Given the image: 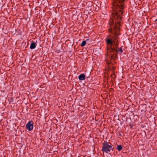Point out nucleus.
<instances>
[{
  "instance_id": "obj_1",
  "label": "nucleus",
  "mask_w": 157,
  "mask_h": 157,
  "mask_svg": "<svg viewBox=\"0 0 157 157\" xmlns=\"http://www.w3.org/2000/svg\"><path fill=\"white\" fill-rule=\"evenodd\" d=\"M124 0H113L112 9V17L109 21L110 28L109 32L112 35L107 36L105 42L109 47L107 48L108 55L110 56L111 59H114V55H117L118 53L117 48L119 45L118 35L120 26V21L124 13L123 10Z\"/></svg>"
},
{
  "instance_id": "obj_8",
  "label": "nucleus",
  "mask_w": 157,
  "mask_h": 157,
  "mask_svg": "<svg viewBox=\"0 0 157 157\" xmlns=\"http://www.w3.org/2000/svg\"><path fill=\"white\" fill-rule=\"evenodd\" d=\"M86 44V41H83L81 44V46L83 47Z\"/></svg>"
},
{
  "instance_id": "obj_6",
  "label": "nucleus",
  "mask_w": 157,
  "mask_h": 157,
  "mask_svg": "<svg viewBox=\"0 0 157 157\" xmlns=\"http://www.w3.org/2000/svg\"><path fill=\"white\" fill-rule=\"evenodd\" d=\"M122 149V147L121 145H117V149L118 151H121Z\"/></svg>"
},
{
  "instance_id": "obj_4",
  "label": "nucleus",
  "mask_w": 157,
  "mask_h": 157,
  "mask_svg": "<svg viewBox=\"0 0 157 157\" xmlns=\"http://www.w3.org/2000/svg\"><path fill=\"white\" fill-rule=\"evenodd\" d=\"M85 76L84 74H81L78 76V79L79 80H83L85 79Z\"/></svg>"
},
{
  "instance_id": "obj_7",
  "label": "nucleus",
  "mask_w": 157,
  "mask_h": 157,
  "mask_svg": "<svg viewBox=\"0 0 157 157\" xmlns=\"http://www.w3.org/2000/svg\"><path fill=\"white\" fill-rule=\"evenodd\" d=\"M117 50H118V52H119V53L120 54L122 53L123 52V51L122 50V46H121L120 48L118 49H117Z\"/></svg>"
},
{
  "instance_id": "obj_3",
  "label": "nucleus",
  "mask_w": 157,
  "mask_h": 157,
  "mask_svg": "<svg viewBox=\"0 0 157 157\" xmlns=\"http://www.w3.org/2000/svg\"><path fill=\"white\" fill-rule=\"evenodd\" d=\"M33 122L32 121H29L26 124V129L29 131H32L33 128Z\"/></svg>"
},
{
  "instance_id": "obj_2",
  "label": "nucleus",
  "mask_w": 157,
  "mask_h": 157,
  "mask_svg": "<svg viewBox=\"0 0 157 157\" xmlns=\"http://www.w3.org/2000/svg\"><path fill=\"white\" fill-rule=\"evenodd\" d=\"M111 150H113V145L110 142L104 141V143H102V149L101 151L103 153L105 152L110 154Z\"/></svg>"
},
{
  "instance_id": "obj_5",
  "label": "nucleus",
  "mask_w": 157,
  "mask_h": 157,
  "mask_svg": "<svg viewBox=\"0 0 157 157\" xmlns=\"http://www.w3.org/2000/svg\"><path fill=\"white\" fill-rule=\"evenodd\" d=\"M36 47V45L35 43L33 42H32L30 45V48L31 49H34Z\"/></svg>"
}]
</instances>
